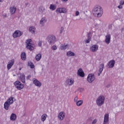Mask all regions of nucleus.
<instances>
[{
    "label": "nucleus",
    "mask_w": 124,
    "mask_h": 124,
    "mask_svg": "<svg viewBox=\"0 0 124 124\" xmlns=\"http://www.w3.org/2000/svg\"><path fill=\"white\" fill-rule=\"evenodd\" d=\"M115 60H111L108 63V65L109 68H113L115 65Z\"/></svg>",
    "instance_id": "dca6fc26"
},
{
    "label": "nucleus",
    "mask_w": 124,
    "mask_h": 124,
    "mask_svg": "<svg viewBox=\"0 0 124 124\" xmlns=\"http://www.w3.org/2000/svg\"><path fill=\"white\" fill-rule=\"evenodd\" d=\"M56 8H57V7H56V5H55V4H50V7H49V9L54 11V10H56Z\"/></svg>",
    "instance_id": "bb28decb"
},
{
    "label": "nucleus",
    "mask_w": 124,
    "mask_h": 124,
    "mask_svg": "<svg viewBox=\"0 0 124 124\" xmlns=\"http://www.w3.org/2000/svg\"><path fill=\"white\" fill-rule=\"evenodd\" d=\"M16 118H17V115H16V114L14 113H12L10 118L11 121H15Z\"/></svg>",
    "instance_id": "4be33fe9"
},
{
    "label": "nucleus",
    "mask_w": 124,
    "mask_h": 124,
    "mask_svg": "<svg viewBox=\"0 0 124 124\" xmlns=\"http://www.w3.org/2000/svg\"><path fill=\"white\" fill-rule=\"evenodd\" d=\"M124 0H121L120 2V5H124Z\"/></svg>",
    "instance_id": "72a5a7b5"
},
{
    "label": "nucleus",
    "mask_w": 124,
    "mask_h": 124,
    "mask_svg": "<svg viewBox=\"0 0 124 124\" xmlns=\"http://www.w3.org/2000/svg\"><path fill=\"white\" fill-rule=\"evenodd\" d=\"M76 16H79V12L78 11H76Z\"/></svg>",
    "instance_id": "58836bf2"
},
{
    "label": "nucleus",
    "mask_w": 124,
    "mask_h": 124,
    "mask_svg": "<svg viewBox=\"0 0 124 124\" xmlns=\"http://www.w3.org/2000/svg\"><path fill=\"white\" fill-rule=\"evenodd\" d=\"M64 117H65V114L64 112L61 111L59 113L58 119L60 121H62V120L64 119Z\"/></svg>",
    "instance_id": "9b49d317"
},
{
    "label": "nucleus",
    "mask_w": 124,
    "mask_h": 124,
    "mask_svg": "<svg viewBox=\"0 0 124 124\" xmlns=\"http://www.w3.org/2000/svg\"><path fill=\"white\" fill-rule=\"evenodd\" d=\"M33 84H34L35 86L39 87V88H40V87H41L42 84L40 82L35 78L33 79Z\"/></svg>",
    "instance_id": "2eb2a0df"
},
{
    "label": "nucleus",
    "mask_w": 124,
    "mask_h": 124,
    "mask_svg": "<svg viewBox=\"0 0 124 124\" xmlns=\"http://www.w3.org/2000/svg\"><path fill=\"white\" fill-rule=\"evenodd\" d=\"M14 97H11L9 98L7 100V101L5 102L4 104V108L5 110H8L9 108V106L11 105V104H13L14 102Z\"/></svg>",
    "instance_id": "f03ea898"
},
{
    "label": "nucleus",
    "mask_w": 124,
    "mask_h": 124,
    "mask_svg": "<svg viewBox=\"0 0 124 124\" xmlns=\"http://www.w3.org/2000/svg\"><path fill=\"white\" fill-rule=\"evenodd\" d=\"M2 1H3V0H0V2H1Z\"/></svg>",
    "instance_id": "c03bdc74"
},
{
    "label": "nucleus",
    "mask_w": 124,
    "mask_h": 124,
    "mask_svg": "<svg viewBox=\"0 0 124 124\" xmlns=\"http://www.w3.org/2000/svg\"><path fill=\"white\" fill-rule=\"evenodd\" d=\"M97 50H98V46L97 45H94L90 47L91 52H96Z\"/></svg>",
    "instance_id": "ddd939ff"
},
{
    "label": "nucleus",
    "mask_w": 124,
    "mask_h": 124,
    "mask_svg": "<svg viewBox=\"0 0 124 124\" xmlns=\"http://www.w3.org/2000/svg\"><path fill=\"white\" fill-rule=\"evenodd\" d=\"M46 118H47V114H44L41 116V121L42 122H45L46 120Z\"/></svg>",
    "instance_id": "a878e982"
},
{
    "label": "nucleus",
    "mask_w": 124,
    "mask_h": 124,
    "mask_svg": "<svg viewBox=\"0 0 124 124\" xmlns=\"http://www.w3.org/2000/svg\"><path fill=\"white\" fill-rule=\"evenodd\" d=\"M96 123H97V119H95L92 122V124H95Z\"/></svg>",
    "instance_id": "f704fd0d"
},
{
    "label": "nucleus",
    "mask_w": 124,
    "mask_h": 124,
    "mask_svg": "<svg viewBox=\"0 0 124 124\" xmlns=\"http://www.w3.org/2000/svg\"><path fill=\"white\" fill-rule=\"evenodd\" d=\"M78 75L80 77H85V73L82 68H79L78 71Z\"/></svg>",
    "instance_id": "9d476101"
},
{
    "label": "nucleus",
    "mask_w": 124,
    "mask_h": 124,
    "mask_svg": "<svg viewBox=\"0 0 124 124\" xmlns=\"http://www.w3.org/2000/svg\"><path fill=\"white\" fill-rule=\"evenodd\" d=\"M19 79L21 81V82L23 83V84H25V83H26V77H25V75H21L19 78Z\"/></svg>",
    "instance_id": "6ab92c4d"
},
{
    "label": "nucleus",
    "mask_w": 124,
    "mask_h": 124,
    "mask_svg": "<svg viewBox=\"0 0 124 124\" xmlns=\"http://www.w3.org/2000/svg\"><path fill=\"white\" fill-rule=\"evenodd\" d=\"M28 66H30V68H31V69H33L34 68V64H33V63H32L31 62V61H29L28 62V64H27Z\"/></svg>",
    "instance_id": "5701e85b"
},
{
    "label": "nucleus",
    "mask_w": 124,
    "mask_h": 124,
    "mask_svg": "<svg viewBox=\"0 0 124 124\" xmlns=\"http://www.w3.org/2000/svg\"><path fill=\"white\" fill-rule=\"evenodd\" d=\"M104 68V64H101L100 65V73H102V71H103V69Z\"/></svg>",
    "instance_id": "c756f323"
},
{
    "label": "nucleus",
    "mask_w": 124,
    "mask_h": 124,
    "mask_svg": "<svg viewBox=\"0 0 124 124\" xmlns=\"http://www.w3.org/2000/svg\"><path fill=\"white\" fill-rule=\"evenodd\" d=\"M74 101L76 102H77V101H78V97H75V99H74Z\"/></svg>",
    "instance_id": "4c0bfd02"
},
{
    "label": "nucleus",
    "mask_w": 124,
    "mask_h": 124,
    "mask_svg": "<svg viewBox=\"0 0 124 124\" xmlns=\"http://www.w3.org/2000/svg\"><path fill=\"white\" fill-rule=\"evenodd\" d=\"M13 64H14V60H12L10 61L7 64V69L9 70L11 67L13 66Z\"/></svg>",
    "instance_id": "f3484780"
},
{
    "label": "nucleus",
    "mask_w": 124,
    "mask_h": 124,
    "mask_svg": "<svg viewBox=\"0 0 124 124\" xmlns=\"http://www.w3.org/2000/svg\"><path fill=\"white\" fill-rule=\"evenodd\" d=\"M56 11L57 13H66V9L65 8H58Z\"/></svg>",
    "instance_id": "1a4fd4ad"
},
{
    "label": "nucleus",
    "mask_w": 124,
    "mask_h": 124,
    "mask_svg": "<svg viewBox=\"0 0 124 124\" xmlns=\"http://www.w3.org/2000/svg\"><path fill=\"white\" fill-rule=\"evenodd\" d=\"M99 75H100V74H98V76H99Z\"/></svg>",
    "instance_id": "a18cd8bd"
},
{
    "label": "nucleus",
    "mask_w": 124,
    "mask_h": 124,
    "mask_svg": "<svg viewBox=\"0 0 124 124\" xmlns=\"http://www.w3.org/2000/svg\"><path fill=\"white\" fill-rule=\"evenodd\" d=\"M16 9H17L16 8V7H15V6L11 7V8H10V13H11V14H14V13L16 12Z\"/></svg>",
    "instance_id": "aec40b11"
},
{
    "label": "nucleus",
    "mask_w": 124,
    "mask_h": 124,
    "mask_svg": "<svg viewBox=\"0 0 124 124\" xmlns=\"http://www.w3.org/2000/svg\"><path fill=\"white\" fill-rule=\"evenodd\" d=\"M48 42L50 44H52V43H55V40H56V37L54 35H50L48 36Z\"/></svg>",
    "instance_id": "6e6552de"
},
{
    "label": "nucleus",
    "mask_w": 124,
    "mask_h": 124,
    "mask_svg": "<svg viewBox=\"0 0 124 124\" xmlns=\"http://www.w3.org/2000/svg\"><path fill=\"white\" fill-rule=\"evenodd\" d=\"M111 41V34H108L106 35L105 42L106 44H109Z\"/></svg>",
    "instance_id": "4468645a"
},
{
    "label": "nucleus",
    "mask_w": 124,
    "mask_h": 124,
    "mask_svg": "<svg viewBox=\"0 0 124 124\" xmlns=\"http://www.w3.org/2000/svg\"><path fill=\"white\" fill-rule=\"evenodd\" d=\"M41 57L42 56L41 54H37L35 57L36 61H37L38 62L40 61V60H41Z\"/></svg>",
    "instance_id": "c85d7f7f"
},
{
    "label": "nucleus",
    "mask_w": 124,
    "mask_h": 124,
    "mask_svg": "<svg viewBox=\"0 0 124 124\" xmlns=\"http://www.w3.org/2000/svg\"><path fill=\"white\" fill-rule=\"evenodd\" d=\"M31 39H30L28 40H27L26 41V43L27 44L26 47L27 49H29L30 50V51H32V50L34 49V47L31 46Z\"/></svg>",
    "instance_id": "39448f33"
},
{
    "label": "nucleus",
    "mask_w": 124,
    "mask_h": 124,
    "mask_svg": "<svg viewBox=\"0 0 124 124\" xmlns=\"http://www.w3.org/2000/svg\"><path fill=\"white\" fill-rule=\"evenodd\" d=\"M62 31H63V28L62 27L61 30V33H62Z\"/></svg>",
    "instance_id": "79ce46f5"
},
{
    "label": "nucleus",
    "mask_w": 124,
    "mask_h": 124,
    "mask_svg": "<svg viewBox=\"0 0 124 124\" xmlns=\"http://www.w3.org/2000/svg\"><path fill=\"white\" fill-rule=\"evenodd\" d=\"M38 45V46H39V47H41V46H42V42L41 41L39 42Z\"/></svg>",
    "instance_id": "c9c22d12"
},
{
    "label": "nucleus",
    "mask_w": 124,
    "mask_h": 124,
    "mask_svg": "<svg viewBox=\"0 0 124 124\" xmlns=\"http://www.w3.org/2000/svg\"><path fill=\"white\" fill-rule=\"evenodd\" d=\"M23 34V32H21L20 31H16L13 34V37L16 38L17 37H20Z\"/></svg>",
    "instance_id": "0eeeda50"
},
{
    "label": "nucleus",
    "mask_w": 124,
    "mask_h": 124,
    "mask_svg": "<svg viewBox=\"0 0 124 124\" xmlns=\"http://www.w3.org/2000/svg\"><path fill=\"white\" fill-rule=\"evenodd\" d=\"M92 34V32H89L88 33V37H90V36H91Z\"/></svg>",
    "instance_id": "a19ab883"
},
{
    "label": "nucleus",
    "mask_w": 124,
    "mask_h": 124,
    "mask_svg": "<svg viewBox=\"0 0 124 124\" xmlns=\"http://www.w3.org/2000/svg\"><path fill=\"white\" fill-rule=\"evenodd\" d=\"M52 50H57V46H53L52 47Z\"/></svg>",
    "instance_id": "e433bc0d"
},
{
    "label": "nucleus",
    "mask_w": 124,
    "mask_h": 124,
    "mask_svg": "<svg viewBox=\"0 0 124 124\" xmlns=\"http://www.w3.org/2000/svg\"><path fill=\"white\" fill-rule=\"evenodd\" d=\"M109 123V114H106L104 117L103 124H107Z\"/></svg>",
    "instance_id": "f8f14e48"
},
{
    "label": "nucleus",
    "mask_w": 124,
    "mask_h": 124,
    "mask_svg": "<svg viewBox=\"0 0 124 124\" xmlns=\"http://www.w3.org/2000/svg\"><path fill=\"white\" fill-rule=\"evenodd\" d=\"M45 22H46V19H45V17H43L40 21L41 25H42V26H43V24Z\"/></svg>",
    "instance_id": "7c9ffc66"
},
{
    "label": "nucleus",
    "mask_w": 124,
    "mask_h": 124,
    "mask_svg": "<svg viewBox=\"0 0 124 124\" xmlns=\"http://www.w3.org/2000/svg\"><path fill=\"white\" fill-rule=\"evenodd\" d=\"M14 85L17 90L21 91L24 89V84L19 81H16L14 82Z\"/></svg>",
    "instance_id": "20e7f679"
},
{
    "label": "nucleus",
    "mask_w": 124,
    "mask_h": 124,
    "mask_svg": "<svg viewBox=\"0 0 124 124\" xmlns=\"http://www.w3.org/2000/svg\"><path fill=\"white\" fill-rule=\"evenodd\" d=\"M67 56L68 57H74V56H75V53L71 51H69L67 52Z\"/></svg>",
    "instance_id": "b1692460"
},
{
    "label": "nucleus",
    "mask_w": 124,
    "mask_h": 124,
    "mask_svg": "<svg viewBox=\"0 0 124 124\" xmlns=\"http://www.w3.org/2000/svg\"><path fill=\"white\" fill-rule=\"evenodd\" d=\"M95 79V77H94V75L93 74H90L88 75V76L87 77V81L89 83H92L94 81V79Z\"/></svg>",
    "instance_id": "423d86ee"
},
{
    "label": "nucleus",
    "mask_w": 124,
    "mask_h": 124,
    "mask_svg": "<svg viewBox=\"0 0 124 124\" xmlns=\"http://www.w3.org/2000/svg\"><path fill=\"white\" fill-rule=\"evenodd\" d=\"M29 31L30 32H31L32 33H34L35 31V28L33 26L29 28Z\"/></svg>",
    "instance_id": "cd10ccee"
},
{
    "label": "nucleus",
    "mask_w": 124,
    "mask_h": 124,
    "mask_svg": "<svg viewBox=\"0 0 124 124\" xmlns=\"http://www.w3.org/2000/svg\"><path fill=\"white\" fill-rule=\"evenodd\" d=\"M91 41V37H88V39L85 41V43L88 44Z\"/></svg>",
    "instance_id": "473e14b6"
},
{
    "label": "nucleus",
    "mask_w": 124,
    "mask_h": 124,
    "mask_svg": "<svg viewBox=\"0 0 124 124\" xmlns=\"http://www.w3.org/2000/svg\"><path fill=\"white\" fill-rule=\"evenodd\" d=\"M93 14L95 17H101L103 14V10L100 6H96L93 10Z\"/></svg>",
    "instance_id": "f257e3e1"
},
{
    "label": "nucleus",
    "mask_w": 124,
    "mask_h": 124,
    "mask_svg": "<svg viewBox=\"0 0 124 124\" xmlns=\"http://www.w3.org/2000/svg\"><path fill=\"white\" fill-rule=\"evenodd\" d=\"M83 104V101L80 100L77 102V106H81V105Z\"/></svg>",
    "instance_id": "2f4dec72"
},
{
    "label": "nucleus",
    "mask_w": 124,
    "mask_h": 124,
    "mask_svg": "<svg viewBox=\"0 0 124 124\" xmlns=\"http://www.w3.org/2000/svg\"><path fill=\"white\" fill-rule=\"evenodd\" d=\"M67 47H68V45H61L60 46V49L61 50H65V49H66Z\"/></svg>",
    "instance_id": "393cba45"
},
{
    "label": "nucleus",
    "mask_w": 124,
    "mask_h": 124,
    "mask_svg": "<svg viewBox=\"0 0 124 124\" xmlns=\"http://www.w3.org/2000/svg\"><path fill=\"white\" fill-rule=\"evenodd\" d=\"M66 82L69 86H72L74 84V79L73 78L68 79L66 80Z\"/></svg>",
    "instance_id": "a211bd4d"
},
{
    "label": "nucleus",
    "mask_w": 124,
    "mask_h": 124,
    "mask_svg": "<svg viewBox=\"0 0 124 124\" xmlns=\"http://www.w3.org/2000/svg\"><path fill=\"white\" fill-rule=\"evenodd\" d=\"M105 101V97L103 96H100L98 97L96 101L97 105L98 106H101L104 103Z\"/></svg>",
    "instance_id": "7ed1b4c3"
},
{
    "label": "nucleus",
    "mask_w": 124,
    "mask_h": 124,
    "mask_svg": "<svg viewBox=\"0 0 124 124\" xmlns=\"http://www.w3.org/2000/svg\"><path fill=\"white\" fill-rule=\"evenodd\" d=\"M62 1H68V0H62Z\"/></svg>",
    "instance_id": "37998d69"
},
{
    "label": "nucleus",
    "mask_w": 124,
    "mask_h": 124,
    "mask_svg": "<svg viewBox=\"0 0 124 124\" xmlns=\"http://www.w3.org/2000/svg\"><path fill=\"white\" fill-rule=\"evenodd\" d=\"M122 5H119L118 6V8H119V9H122V8H123V6H122Z\"/></svg>",
    "instance_id": "ea45409f"
},
{
    "label": "nucleus",
    "mask_w": 124,
    "mask_h": 124,
    "mask_svg": "<svg viewBox=\"0 0 124 124\" xmlns=\"http://www.w3.org/2000/svg\"><path fill=\"white\" fill-rule=\"evenodd\" d=\"M21 59L22 61H26L27 60V55L26 53L22 52L21 54Z\"/></svg>",
    "instance_id": "412c9836"
}]
</instances>
